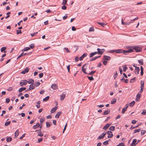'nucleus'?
<instances>
[{
  "mask_svg": "<svg viewBox=\"0 0 146 146\" xmlns=\"http://www.w3.org/2000/svg\"><path fill=\"white\" fill-rule=\"evenodd\" d=\"M133 50L132 49H129L127 50L123 51L122 49H119L115 50V52L116 53H119L123 52L124 54L126 55L127 53H130L133 52Z\"/></svg>",
  "mask_w": 146,
  "mask_h": 146,
  "instance_id": "nucleus-1",
  "label": "nucleus"
},
{
  "mask_svg": "<svg viewBox=\"0 0 146 146\" xmlns=\"http://www.w3.org/2000/svg\"><path fill=\"white\" fill-rule=\"evenodd\" d=\"M132 48L133 49H131L133 50V52L134 51V50H135L137 52H140L142 50V49L139 46H134Z\"/></svg>",
  "mask_w": 146,
  "mask_h": 146,
  "instance_id": "nucleus-2",
  "label": "nucleus"
},
{
  "mask_svg": "<svg viewBox=\"0 0 146 146\" xmlns=\"http://www.w3.org/2000/svg\"><path fill=\"white\" fill-rule=\"evenodd\" d=\"M97 50L98 54L100 55L102 54L105 51V50L104 49H100L99 48H98Z\"/></svg>",
  "mask_w": 146,
  "mask_h": 146,
  "instance_id": "nucleus-3",
  "label": "nucleus"
},
{
  "mask_svg": "<svg viewBox=\"0 0 146 146\" xmlns=\"http://www.w3.org/2000/svg\"><path fill=\"white\" fill-rule=\"evenodd\" d=\"M107 133L108 135V138H111L113 136V135L112 133V132L111 131H108L107 132Z\"/></svg>",
  "mask_w": 146,
  "mask_h": 146,
  "instance_id": "nucleus-4",
  "label": "nucleus"
},
{
  "mask_svg": "<svg viewBox=\"0 0 146 146\" xmlns=\"http://www.w3.org/2000/svg\"><path fill=\"white\" fill-rule=\"evenodd\" d=\"M106 134V133H102L98 138V139H103Z\"/></svg>",
  "mask_w": 146,
  "mask_h": 146,
  "instance_id": "nucleus-5",
  "label": "nucleus"
},
{
  "mask_svg": "<svg viewBox=\"0 0 146 146\" xmlns=\"http://www.w3.org/2000/svg\"><path fill=\"white\" fill-rule=\"evenodd\" d=\"M137 140L134 139L133 140L132 143L130 145V146H135L137 143H136L137 142Z\"/></svg>",
  "mask_w": 146,
  "mask_h": 146,
  "instance_id": "nucleus-6",
  "label": "nucleus"
},
{
  "mask_svg": "<svg viewBox=\"0 0 146 146\" xmlns=\"http://www.w3.org/2000/svg\"><path fill=\"white\" fill-rule=\"evenodd\" d=\"M87 64H85L83 65L82 67V71L85 74H87L88 73L86 72V68H84Z\"/></svg>",
  "mask_w": 146,
  "mask_h": 146,
  "instance_id": "nucleus-7",
  "label": "nucleus"
},
{
  "mask_svg": "<svg viewBox=\"0 0 146 146\" xmlns=\"http://www.w3.org/2000/svg\"><path fill=\"white\" fill-rule=\"evenodd\" d=\"M29 71V68H26L24 69V70L22 71L21 72V73L22 74H25L26 73H27Z\"/></svg>",
  "mask_w": 146,
  "mask_h": 146,
  "instance_id": "nucleus-8",
  "label": "nucleus"
},
{
  "mask_svg": "<svg viewBox=\"0 0 146 146\" xmlns=\"http://www.w3.org/2000/svg\"><path fill=\"white\" fill-rule=\"evenodd\" d=\"M141 86L140 91L141 92H142L143 90L144 83L143 81H141Z\"/></svg>",
  "mask_w": 146,
  "mask_h": 146,
  "instance_id": "nucleus-9",
  "label": "nucleus"
},
{
  "mask_svg": "<svg viewBox=\"0 0 146 146\" xmlns=\"http://www.w3.org/2000/svg\"><path fill=\"white\" fill-rule=\"evenodd\" d=\"M51 88L53 90H56L58 88V86L57 84H54L51 85Z\"/></svg>",
  "mask_w": 146,
  "mask_h": 146,
  "instance_id": "nucleus-10",
  "label": "nucleus"
},
{
  "mask_svg": "<svg viewBox=\"0 0 146 146\" xmlns=\"http://www.w3.org/2000/svg\"><path fill=\"white\" fill-rule=\"evenodd\" d=\"M111 125V124H106V125L103 128V129L104 130H106Z\"/></svg>",
  "mask_w": 146,
  "mask_h": 146,
  "instance_id": "nucleus-11",
  "label": "nucleus"
},
{
  "mask_svg": "<svg viewBox=\"0 0 146 146\" xmlns=\"http://www.w3.org/2000/svg\"><path fill=\"white\" fill-rule=\"evenodd\" d=\"M87 54L86 53H84L80 58L79 60H83L84 58L86 57L87 56Z\"/></svg>",
  "mask_w": 146,
  "mask_h": 146,
  "instance_id": "nucleus-12",
  "label": "nucleus"
},
{
  "mask_svg": "<svg viewBox=\"0 0 146 146\" xmlns=\"http://www.w3.org/2000/svg\"><path fill=\"white\" fill-rule=\"evenodd\" d=\"M104 60H109L111 58L110 56L104 55Z\"/></svg>",
  "mask_w": 146,
  "mask_h": 146,
  "instance_id": "nucleus-13",
  "label": "nucleus"
},
{
  "mask_svg": "<svg viewBox=\"0 0 146 146\" xmlns=\"http://www.w3.org/2000/svg\"><path fill=\"white\" fill-rule=\"evenodd\" d=\"M98 54V51L91 53L90 54V57L92 58L95 54Z\"/></svg>",
  "mask_w": 146,
  "mask_h": 146,
  "instance_id": "nucleus-14",
  "label": "nucleus"
},
{
  "mask_svg": "<svg viewBox=\"0 0 146 146\" xmlns=\"http://www.w3.org/2000/svg\"><path fill=\"white\" fill-rule=\"evenodd\" d=\"M35 88V85H34L33 83L31 84L29 86V90H31L34 89Z\"/></svg>",
  "mask_w": 146,
  "mask_h": 146,
  "instance_id": "nucleus-15",
  "label": "nucleus"
},
{
  "mask_svg": "<svg viewBox=\"0 0 146 146\" xmlns=\"http://www.w3.org/2000/svg\"><path fill=\"white\" fill-rule=\"evenodd\" d=\"M135 73L136 74H139V72L140 71V68L139 67H136L135 68Z\"/></svg>",
  "mask_w": 146,
  "mask_h": 146,
  "instance_id": "nucleus-16",
  "label": "nucleus"
},
{
  "mask_svg": "<svg viewBox=\"0 0 146 146\" xmlns=\"http://www.w3.org/2000/svg\"><path fill=\"white\" fill-rule=\"evenodd\" d=\"M141 97V95L139 94H137L136 96V101L138 102L139 101Z\"/></svg>",
  "mask_w": 146,
  "mask_h": 146,
  "instance_id": "nucleus-17",
  "label": "nucleus"
},
{
  "mask_svg": "<svg viewBox=\"0 0 146 146\" xmlns=\"http://www.w3.org/2000/svg\"><path fill=\"white\" fill-rule=\"evenodd\" d=\"M61 113V111H59L57 113L55 117L56 118H58Z\"/></svg>",
  "mask_w": 146,
  "mask_h": 146,
  "instance_id": "nucleus-18",
  "label": "nucleus"
},
{
  "mask_svg": "<svg viewBox=\"0 0 146 146\" xmlns=\"http://www.w3.org/2000/svg\"><path fill=\"white\" fill-rule=\"evenodd\" d=\"M57 108V107H55L54 108H52L50 111V112L52 113H53L56 111Z\"/></svg>",
  "mask_w": 146,
  "mask_h": 146,
  "instance_id": "nucleus-19",
  "label": "nucleus"
},
{
  "mask_svg": "<svg viewBox=\"0 0 146 146\" xmlns=\"http://www.w3.org/2000/svg\"><path fill=\"white\" fill-rule=\"evenodd\" d=\"M34 82V81L32 79H31L27 81V83H28L29 84H33Z\"/></svg>",
  "mask_w": 146,
  "mask_h": 146,
  "instance_id": "nucleus-20",
  "label": "nucleus"
},
{
  "mask_svg": "<svg viewBox=\"0 0 146 146\" xmlns=\"http://www.w3.org/2000/svg\"><path fill=\"white\" fill-rule=\"evenodd\" d=\"M40 126L39 124V123H37L36 125H34L33 127V128L34 129H35L39 127Z\"/></svg>",
  "mask_w": 146,
  "mask_h": 146,
  "instance_id": "nucleus-21",
  "label": "nucleus"
},
{
  "mask_svg": "<svg viewBox=\"0 0 146 146\" xmlns=\"http://www.w3.org/2000/svg\"><path fill=\"white\" fill-rule=\"evenodd\" d=\"M41 103V102L40 101H38L37 102V105L36 106V107L38 108H39L40 107V104Z\"/></svg>",
  "mask_w": 146,
  "mask_h": 146,
  "instance_id": "nucleus-22",
  "label": "nucleus"
},
{
  "mask_svg": "<svg viewBox=\"0 0 146 146\" xmlns=\"http://www.w3.org/2000/svg\"><path fill=\"white\" fill-rule=\"evenodd\" d=\"M140 69H141V76H142L143 74V67L142 66H141L140 67Z\"/></svg>",
  "mask_w": 146,
  "mask_h": 146,
  "instance_id": "nucleus-23",
  "label": "nucleus"
},
{
  "mask_svg": "<svg viewBox=\"0 0 146 146\" xmlns=\"http://www.w3.org/2000/svg\"><path fill=\"white\" fill-rule=\"evenodd\" d=\"M65 97V94H62L60 96V100L61 101H63Z\"/></svg>",
  "mask_w": 146,
  "mask_h": 146,
  "instance_id": "nucleus-24",
  "label": "nucleus"
},
{
  "mask_svg": "<svg viewBox=\"0 0 146 146\" xmlns=\"http://www.w3.org/2000/svg\"><path fill=\"white\" fill-rule=\"evenodd\" d=\"M138 62L140 65L143 64V59L138 60Z\"/></svg>",
  "mask_w": 146,
  "mask_h": 146,
  "instance_id": "nucleus-25",
  "label": "nucleus"
},
{
  "mask_svg": "<svg viewBox=\"0 0 146 146\" xmlns=\"http://www.w3.org/2000/svg\"><path fill=\"white\" fill-rule=\"evenodd\" d=\"M19 134V130L17 129L15 133V137H16Z\"/></svg>",
  "mask_w": 146,
  "mask_h": 146,
  "instance_id": "nucleus-26",
  "label": "nucleus"
},
{
  "mask_svg": "<svg viewBox=\"0 0 146 146\" xmlns=\"http://www.w3.org/2000/svg\"><path fill=\"white\" fill-rule=\"evenodd\" d=\"M26 89V88H20L19 89V92H21L25 90Z\"/></svg>",
  "mask_w": 146,
  "mask_h": 146,
  "instance_id": "nucleus-27",
  "label": "nucleus"
},
{
  "mask_svg": "<svg viewBox=\"0 0 146 146\" xmlns=\"http://www.w3.org/2000/svg\"><path fill=\"white\" fill-rule=\"evenodd\" d=\"M110 111L107 110L106 111H105L103 113V115H107L110 113Z\"/></svg>",
  "mask_w": 146,
  "mask_h": 146,
  "instance_id": "nucleus-28",
  "label": "nucleus"
},
{
  "mask_svg": "<svg viewBox=\"0 0 146 146\" xmlns=\"http://www.w3.org/2000/svg\"><path fill=\"white\" fill-rule=\"evenodd\" d=\"M6 47H2L1 50V52H2L3 51H4V53H6V52L5 51H4L6 49Z\"/></svg>",
  "mask_w": 146,
  "mask_h": 146,
  "instance_id": "nucleus-29",
  "label": "nucleus"
},
{
  "mask_svg": "<svg viewBox=\"0 0 146 146\" xmlns=\"http://www.w3.org/2000/svg\"><path fill=\"white\" fill-rule=\"evenodd\" d=\"M49 98H50L49 96H48L47 97H46L45 98H44L43 99V101H46L49 100Z\"/></svg>",
  "mask_w": 146,
  "mask_h": 146,
  "instance_id": "nucleus-30",
  "label": "nucleus"
},
{
  "mask_svg": "<svg viewBox=\"0 0 146 146\" xmlns=\"http://www.w3.org/2000/svg\"><path fill=\"white\" fill-rule=\"evenodd\" d=\"M135 101H133L132 102H131L130 103V104H129L130 106L131 107H133L134 105L135 104Z\"/></svg>",
  "mask_w": 146,
  "mask_h": 146,
  "instance_id": "nucleus-31",
  "label": "nucleus"
},
{
  "mask_svg": "<svg viewBox=\"0 0 146 146\" xmlns=\"http://www.w3.org/2000/svg\"><path fill=\"white\" fill-rule=\"evenodd\" d=\"M30 49V48L29 47H26L25 48L22 50V51H26Z\"/></svg>",
  "mask_w": 146,
  "mask_h": 146,
  "instance_id": "nucleus-32",
  "label": "nucleus"
},
{
  "mask_svg": "<svg viewBox=\"0 0 146 146\" xmlns=\"http://www.w3.org/2000/svg\"><path fill=\"white\" fill-rule=\"evenodd\" d=\"M6 140L7 142H9L12 140V138L11 137H8L7 138Z\"/></svg>",
  "mask_w": 146,
  "mask_h": 146,
  "instance_id": "nucleus-33",
  "label": "nucleus"
},
{
  "mask_svg": "<svg viewBox=\"0 0 146 146\" xmlns=\"http://www.w3.org/2000/svg\"><path fill=\"white\" fill-rule=\"evenodd\" d=\"M115 127L114 126H112L110 128L109 130L111 131H113L115 129Z\"/></svg>",
  "mask_w": 146,
  "mask_h": 146,
  "instance_id": "nucleus-34",
  "label": "nucleus"
},
{
  "mask_svg": "<svg viewBox=\"0 0 146 146\" xmlns=\"http://www.w3.org/2000/svg\"><path fill=\"white\" fill-rule=\"evenodd\" d=\"M22 82L23 85H26L27 83V80H23Z\"/></svg>",
  "mask_w": 146,
  "mask_h": 146,
  "instance_id": "nucleus-35",
  "label": "nucleus"
},
{
  "mask_svg": "<svg viewBox=\"0 0 146 146\" xmlns=\"http://www.w3.org/2000/svg\"><path fill=\"white\" fill-rule=\"evenodd\" d=\"M87 77L88 79L90 81H92L93 80H94V78L92 76L90 77L89 76H88Z\"/></svg>",
  "mask_w": 146,
  "mask_h": 146,
  "instance_id": "nucleus-36",
  "label": "nucleus"
},
{
  "mask_svg": "<svg viewBox=\"0 0 146 146\" xmlns=\"http://www.w3.org/2000/svg\"><path fill=\"white\" fill-rule=\"evenodd\" d=\"M141 114L143 115H146V110H144L141 113Z\"/></svg>",
  "mask_w": 146,
  "mask_h": 146,
  "instance_id": "nucleus-37",
  "label": "nucleus"
},
{
  "mask_svg": "<svg viewBox=\"0 0 146 146\" xmlns=\"http://www.w3.org/2000/svg\"><path fill=\"white\" fill-rule=\"evenodd\" d=\"M116 102V100L115 99H113L112 101H111V104H114Z\"/></svg>",
  "mask_w": 146,
  "mask_h": 146,
  "instance_id": "nucleus-38",
  "label": "nucleus"
},
{
  "mask_svg": "<svg viewBox=\"0 0 146 146\" xmlns=\"http://www.w3.org/2000/svg\"><path fill=\"white\" fill-rule=\"evenodd\" d=\"M140 131H141V129H135V130L134 131L133 133H136L137 132H139Z\"/></svg>",
  "mask_w": 146,
  "mask_h": 146,
  "instance_id": "nucleus-39",
  "label": "nucleus"
},
{
  "mask_svg": "<svg viewBox=\"0 0 146 146\" xmlns=\"http://www.w3.org/2000/svg\"><path fill=\"white\" fill-rule=\"evenodd\" d=\"M97 23L103 27H104L105 25V24L103 23L98 22Z\"/></svg>",
  "mask_w": 146,
  "mask_h": 146,
  "instance_id": "nucleus-40",
  "label": "nucleus"
},
{
  "mask_svg": "<svg viewBox=\"0 0 146 146\" xmlns=\"http://www.w3.org/2000/svg\"><path fill=\"white\" fill-rule=\"evenodd\" d=\"M96 72L95 71H92L89 74H87L88 75H93V74Z\"/></svg>",
  "mask_w": 146,
  "mask_h": 146,
  "instance_id": "nucleus-41",
  "label": "nucleus"
},
{
  "mask_svg": "<svg viewBox=\"0 0 146 146\" xmlns=\"http://www.w3.org/2000/svg\"><path fill=\"white\" fill-rule=\"evenodd\" d=\"M45 119L44 118H42L40 119V123L42 124L43 122L44 121Z\"/></svg>",
  "mask_w": 146,
  "mask_h": 146,
  "instance_id": "nucleus-42",
  "label": "nucleus"
},
{
  "mask_svg": "<svg viewBox=\"0 0 146 146\" xmlns=\"http://www.w3.org/2000/svg\"><path fill=\"white\" fill-rule=\"evenodd\" d=\"M10 123H11L10 121L6 122L5 124V126H7L9 125L10 124Z\"/></svg>",
  "mask_w": 146,
  "mask_h": 146,
  "instance_id": "nucleus-43",
  "label": "nucleus"
},
{
  "mask_svg": "<svg viewBox=\"0 0 146 146\" xmlns=\"http://www.w3.org/2000/svg\"><path fill=\"white\" fill-rule=\"evenodd\" d=\"M46 127L47 128H48V127H49L51 125L48 122H46Z\"/></svg>",
  "mask_w": 146,
  "mask_h": 146,
  "instance_id": "nucleus-44",
  "label": "nucleus"
},
{
  "mask_svg": "<svg viewBox=\"0 0 146 146\" xmlns=\"http://www.w3.org/2000/svg\"><path fill=\"white\" fill-rule=\"evenodd\" d=\"M94 31V29L93 27H91L89 29V32Z\"/></svg>",
  "mask_w": 146,
  "mask_h": 146,
  "instance_id": "nucleus-45",
  "label": "nucleus"
},
{
  "mask_svg": "<svg viewBox=\"0 0 146 146\" xmlns=\"http://www.w3.org/2000/svg\"><path fill=\"white\" fill-rule=\"evenodd\" d=\"M16 32H17V35H18L19 34H21L22 33L21 30H17Z\"/></svg>",
  "mask_w": 146,
  "mask_h": 146,
  "instance_id": "nucleus-46",
  "label": "nucleus"
},
{
  "mask_svg": "<svg viewBox=\"0 0 146 146\" xmlns=\"http://www.w3.org/2000/svg\"><path fill=\"white\" fill-rule=\"evenodd\" d=\"M103 144L105 145H107L108 144V141H106L103 143Z\"/></svg>",
  "mask_w": 146,
  "mask_h": 146,
  "instance_id": "nucleus-47",
  "label": "nucleus"
},
{
  "mask_svg": "<svg viewBox=\"0 0 146 146\" xmlns=\"http://www.w3.org/2000/svg\"><path fill=\"white\" fill-rule=\"evenodd\" d=\"M30 48H33L35 47V45L34 44H32L29 45Z\"/></svg>",
  "mask_w": 146,
  "mask_h": 146,
  "instance_id": "nucleus-48",
  "label": "nucleus"
},
{
  "mask_svg": "<svg viewBox=\"0 0 146 146\" xmlns=\"http://www.w3.org/2000/svg\"><path fill=\"white\" fill-rule=\"evenodd\" d=\"M124 143H119V144L117 145L116 146H124Z\"/></svg>",
  "mask_w": 146,
  "mask_h": 146,
  "instance_id": "nucleus-49",
  "label": "nucleus"
},
{
  "mask_svg": "<svg viewBox=\"0 0 146 146\" xmlns=\"http://www.w3.org/2000/svg\"><path fill=\"white\" fill-rule=\"evenodd\" d=\"M127 110L125 108H123V109H122V113H123V114L124 113L125 111H126V110Z\"/></svg>",
  "mask_w": 146,
  "mask_h": 146,
  "instance_id": "nucleus-50",
  "label": "nucleus"
},
{
  "mask_svg": "<svg viewBox=\"0 0 146 146\" xmlns=\"http://www.w3.org/2000/svg\"><path fill=\"white\" fill-rule=\"evenodd\" d=\"M37 33H38V32H36L35 33H31V35L32 37H33L34 36L36 35Z\"/></svg>",
  "mask_w": 146,
  "mask_h": 146,
  "instance_id": "nucleus-51",
  "label": "nucleus"
},
{
  "mask_svg": "<svg viewBox=\"0 0 146 146\" xmlns=\"http://www.w3.org/2000/svg\"><path fill=\"white\" fill-rule=\"evenodd\" d=\"M40 84V83L39 82H37L36 83V84L35 85V86H36L37 87L38 86H39Z\"/></svg>",
  "mask_w": 146,
  "mask_h": 146,
  "instance_id": "nucleus-52",
  "label": "nucleus"
},
{
  "mask_svg": "<svg viewBox=\"0 0 146 146\" xmlns=\"http://www.w3.org/2000/svg\"><path fill=\"white\" fill-rule=\"evenodd\" d=\"M121 23L123 25H127V23L123 22V19H121Z\"/></svg>",
  "mask_w": 146,
  "mask_h": 146,
  "instance_id": "nucleus-53",
  "label": "nucleus"
},
{
  "mask_svg": "<svg viewBox=\"0 0 146 146\" xmlns=\"http://www.w3.org/2000/svg\"><path fill=\"white\" fill-rule=\"evenodd\" d=\"M127 67L126 66H125L123 68V71L124 72H125L126 70L127 69Z\"/></svg>",
  "mask_w": 146,
  "mask_h": 146,
  "instance_id": "nucleus-54",
  "label": "nucleus"
},
{
  "mask_svg": "<svg viewBox=\"0 0 146 146\" xmlns=\"http://www.w3.org/2000/svg\"><path fill=\"white\" fill-rule=\"evenodd\" d=\"M67 3V0H63V2L62 3L63 5H66Z\"/></svg>",
  "mask_w": 146,
  "mask_h": 146,
  "instance_id": "nucleus-55",
  "label": "nucleus"
},
{
  "mask_svg": "<svg viewBox=\"0 0 146 146\" xmlns=\"http://www.w3.org/2000/svg\"><path fill=\"white\" fill-rule=\"evenodd\" d=\"M19 115H21L22 117H24L25 115V113H19Z\"/></svg>",
  "mask_w": 146,
  "mask_h": 146,
  "instance_id": "nucleus-56",
  "label": "nucleus"
},
{
  "mask_svg": "<svg viewBox=\"0 0 146 146\" xmlns=\"http://www.w3.org/2000/svg\"><path fill=\"white\" fill-rule=\"evenodd\" d=\"M61 8L65 10L66 9V7L65 5H63L62 7Z\"/></svg>",
  "mask_w": 146,
  "mask_h": 146,
  "instance_id": "nucleus-57",
  "label": "nucleus"
},
{
  "mask_svg": "<svg viewBox=\"0 0 146 146\" xmlns=\"http://www.w3.org/2000/svg\"><path fill=\"white\" fill-rule=\"evenodd\" d=\"M10 101V99L9 98H7L6 99V102L7 103H8Z\"/></svg>",
  "mask_w": 146,
  "mask_h": 146,
  "instance_id": "nucleus-58",
  "label": "nucleus"
},
{
  "mask_svg": "<svg viewBox=\"0 0 146 146\" xmlns=\"http://www.w3.org/2000/svg\"><path fill=\"white\" fill-rule=\"evenodd\" d=\"M43 134L41 133V132H38V136H40V137H42L43 136Z\"/></svg>",
  "mask_w": 146,
  "mask_h": 146,
  "instance_id": "nucleus-59",
  "label": "nucleus"
},
{
  "mask_svg": "<svg viewBox=\"0 0 146 146\" xmlns=\"http://www.w3.org/2000/svg\"><path fill=\"white\" fill-rule=\"evenodd\" d=\"M43 75V74L42 73H40L39 74V77L40 78H41L42 77Z\"/></svg>",
  "mask_w": 146,
  "mask_h": 146,
  "instance_id": "nucleus-60",
  "label": "nucleus"
},
{
  "mask_svg": "<svg viewBox=\"0 0 146 146\" xmlns=\"http://www.w3.org/2000/svg\"><path fill=\"white\" fill-rule=\"evenodd\" d=\"M108 62L107 61L105 60H104L103 62V64L104 65H106Z\"/></svg>",
  "mask_w": 146,
  "mask_h": 146,
  "instance_id": "nucleus-61",
  "label": "nucleus"
},
{
  "mask_svg": "<svg viewBox=\"0 0 146 146\" xmlns=\"http://www.w3.org/2000/svg\"><path fill=\"white\" fill-rule=\"evenodd\" d=\"M25 133H24V134H23L22 135L21 137H20L19 139H22L23 138V137H24L25 136Z\"/></svg>",
  "mask_w": 146,
  "mask_h": 146,
  "instance_id": "nucleus-62",
  "label": "nucleus"
},
{
  "mask_svg": "<svg viewBox=\"0 0 146 146\" xmlns=\"http://www.w3.org/2000/svg\"><path fill=\"white\" fill-rule=\"evenodd\" d=\"M117 72H116V73L114 75V79H115L116 78L117 76Z\"/></svg>",
  "mask_w": 146,
  "mask_h": 146,
  "instance_id": "nucleus-63",
  "label": "nucleus"
},
{
  "mask_svg": "<svg viewBox=\"0 0 146 146\" xmlns=\"http://www.w3.org/2000/svg\"><path fill=\"white\" fill-rule=\"evenodd\" d=\"M68 16L66 14L63 17V19L64 20H65L67 18Z\"/></svg>",
  "mask_w": 146,
  "mask_h": 146,
  "instance_id": "nucleus-64",
  "label": "nucleus"
}]
</instances>
